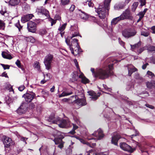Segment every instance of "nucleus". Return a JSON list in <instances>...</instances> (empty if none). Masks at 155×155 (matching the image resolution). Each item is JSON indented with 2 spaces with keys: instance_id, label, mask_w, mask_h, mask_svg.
Masks as SVG:
<instances>
[{
  "instance_id": "obj_63",
  "label": "nucleus",
  "mask_w": 155,
  "mask_h": 155,
  "mask_svg": "<svg viewBox=\"0 0 155 155\" xmlns=\"http://www.w3.org/2000/svg\"><path fill=\"white\" fill-rule=\"evenodd\" d=\"M59 148L61 149L63 147V144L62 143H60L58 146Z\"/></svg>"
},
{
  "instance_id": "obj_24",
  "label": "nucleus",
  "mask_w": 155,
  "mask_h": 155,
  "mask_svg": "<svg viewBox=\"0 0 155 155\" xmlns=\"http://www.w3.org/2000/svg\"><path fill=\"white\" fill-rule=\"evenodd\" d=\"M20 0H10L9 3L12 6H14L19 4Z\"/></svg>"
},
{
  "instance_id": "obj_58",
  "label": "nucleus",
  "mask_w": 155,
  "mask_h": 155,
  "mask_svg": "<svg viewBox=\"0 0 155 155\" xmlns=\"http://www.w3.org/2000/svg\"><path fill=\"white\" fill-rule=\"evenodd\" d=\"M151 30H152V33L155 34V26L152 27L151 28Z\"/></svg>"
},
{
  "instance_id": "obj_48",
  "label": "nucleus",
  "mask_w": 155,
  "mask_h": 155,
  "mask_svg": "<svg viewBox=\"0 0 155 155\" xmlns=\"http://www.w3.org/2000/svg\"><path fill=\"white\" fill-rule=\"evenodd\" d=\"M144 47H142L137 50V53L138 54H140L145 50Z\"/></svg>"
},
{
  "instance_id": "obj_19",
  "label": "nucleus",
  "mask_w": 155,
  "mask_h": 155,
  "mask_svg": "<svg viewBox=\"0 0 155 155\" xmlns=\"http://www.w3.org/2000/svg\"><path fill=\"white\" fill-rule=\"evenodd\" d=\"M71 29L72 31H74V33L72 34L71 38L78 35L79 33L78 31V28L77 25H74V26H71Z\"/></svg>"
},
{
  "instance_id": "obj_27",
  "label": "nucleus",
  "mask_w": 155,
  "mask_h": 155,
  "mask_svg": "<svg viewBox=\"0 0 155 155\" xmlns=\"http://www.w3.org/2000/svg\"><path fill=\"white\" fill-rule=\"evenodd\" d=\"M41 13L42 15H45L47 18L49 17L48 11L45 9H42L41 10Z\"/></svg>"
},
{
  "instance_id": "obj_59",
  "label": "nucleus",
  "mask_w": 155,
  "mask_h": 155,
  "mask_svg": "<svg viewBox=\"0 0 155 155\" xmlns=\"http://www.w3.org/2000/svg\"><path fill=\"white\" fill-rule=\"evenodd\" d=\"M73 129L74 130H75L77 129L78 128V127L76 125L73 124Z\"/></svg>"
},
{
  "instance_id": "obj_25",
  "label": "nucleus",
  "mask_w": 155,
  "mask_h": 155,
  "mask_svg": "<svg viewBox=\"0 0 155 155\" xmlns=\"http://www.w3.org/2000/svg\"><path fill=\"white\" fill-rule=\"evenodd\" d=\"M81 18L84 20H86L88 18V16L84 12H81V13L79 14Z\"/></svg>"
},
{
  "instance_id": "obj_26",
  "label": "nucleus",
  "mask_w": 155,
  "mask_h": 155,
  "mask_svg": "<svg viewBox=\"0 0 155 155\" xmlns=\"http://www.w3.org/2000/svg\"><path fill=\"white\" fill-rule=\"evenodd\" d=\"M128 75L129 76H130L132 74L137 71V69L135 68H128Z\"/></svg>"
},
{
  "instance_id": "obj_39",
  "label": "nucleus",
  "mask_w": 155,
  "mask_h": 155,
  "mask_svg": "<svg viewBox=\"0 0 155 155\" xmlns=\"http://www.w3.org/2000/svg\"><path fill=\"white\" fill-rule=\"evenodd\" d=\"M147 50L150 51L155 52V47L153 46H149L147 48Z\"/></svg>"
},
{
  "instance_id": "obj_64",
  "label": "nucleus",
  "mask_w": 155,
  "mask_h": 155,
  "mask_svg": "<svg viewBox=\"0 0 155 155\" xmlns=\"http://www.w3.org/2000/svg\"><path fill=\"white\" fill-rule=\"evenodd\" d=\"M87 155H96L95 153H94L92 152H90L89 153H88Z\"/></svg>"
},
{
  "instance_id": "obj_50",
  "label": "nucleus",
  "mask_w": 155,
  "mask_h": 155,
  "mask_svg": "<svg viewBox=\"0 0 155 155\" xmlns=\"http://www.w3.org/2000/svg\"><path fill=\"white\" fill-rule=\"evenodd\" d=\"M25 88L24 85H21L18 87V90L21 91H23Z\"/></svg>"
},
{
  "instance_id": "obj_11",
  "label": "nucleus",
  "mask_w": 155,
  "mask_h": 155,
  "mask_svg": "<svg viewBox=\"0 0 155 155\" xmlns=\"http://www.w3.org/2000/svg\"><path fill=\"white\" fill-rule=\"evenodd\" d=\"M78 39L75 38L73 39V41L71 42V45L70 46V48L71 53L74 55H77V52L76 53V54H74L73 48L72 47V46H73V44H75V45L76 46L77 48H78V51H79V52H81V49L80 48V46L78 45Z\"/></svg>"
},
{
  "instance_id": "obj_7",
  "label": "nucleus",
  "mask_w": 155,
  "mask_h": 155,
  "mask_svg": "<svg viewBox=\"0 0 155 155\" xmlns=\"http://www.w3.org/2000/svg\"><path fill=\"white\" fill-rule=\"evenodd\" d=\"M3 141L5 147L7 148H10L14 144L11 138L5 136H3Z\"/></svg>"
},
{
  "instance_id": "obj_53",
  "label": "nucleus",
  "mask_w": 155,
  "mask_h": 155,
  "mask_svg": "<svg viewBox=\"0 0 155 155\" xmlns=\"http://www.w3.org/2000/svg\"><path fill=\"white\" fill-rule=\"evenodd\" d=\"M145 105L147 107H149L151 109H153L154 108V107L153 106L149 105L148 104H146Z\"/></svg>"
},
{
  "instance_id": "obj_57",
  "label": "nucleus",
  "mask_w": 155,
  "mask_h": 155,
  "mask_svg": "<svg viewBox=\"0 0 155 155\" xmlns=\"http://www.w3.org/2000/svg\"><path fill=\"white\" fill-rule=\"evenodd\" d=\"M149 65L148 63H147L143 65L142 68L143 69H145L146 68L147 66Z\"/></svg>"
},
{
  "instance_id": "obj_20",
  "label": "nucleus",
  "mask_w": 155,
  "mask_h": 155,
  "mask_svg": "<svg viewBox=\"0 0 155 155\" xmlns=\"http://www.w3.org/2000/svg\"><path fill=\"white\" fill-rule=\"evenodd\" d=\"M53 135L54 137L58 138L60 139H62L64 138L63 134L56 130H54Z\"/></svg>"
},
{
  "instance_id": "obj_29",
  "label": "nucleus",
  "mask_w": 155,
  "mask_h": 155,
  "mask_svg": "<svg viewBox=\"0 0 155 155\" xmlns=\"http://www.w3.org/2000/svg\"><path fill=\"white\" fill-rule=\"evenodd\" d=\"M146 85L147 88H151L153 87H155V83L151 82H147L146 83Z\"/></svg>"
},
{
  "instance_id": "obj_13",
  "label": "nucleus",
  "mask_w": 155,
  "mask_h": 155,
  "mask_svg": "<svg viewBox=\"0 0 155 155\" xmlns=\"http://www.w3.org/2000/svg\"><path fill=\"white\" fill-rule=\"evenodd\" d=\"M72 103L74 104L77 105L79 107L85 105L87 104L86 100L84 99H75Z\"/></svg>"
},
{
  "instance_id": "obj_62",
  "label": "nucleus",
  "mask_w": 155,
  "mask_h": 155,
  "mask_svg": "<svg viewBox=\"0 0 155 155\" xmlns=\"http://www.w3.org/2000/svg\"><path fill=\"white\" fill-rule=\"evenodd\" d=\"M144 14L145 13L143 12H140L138 15L139 16H141L142 17H143Z\"/></svg>"
},
{
  "instance_id": "obj_41",
  "label": "nucleus",
  "mask_w": 155,
  "mask_h": 155,
  "mask_svg": "<svg viewBox=\"0 0 155 155\" xmlns=\"http://www.w3.org/2000/svg\"><path fill=\"white\" fill-rule=\"evenodd\" d=\"M70 148L67 149L66 151V153L68 155L71 154L72 152V150L70 148L71 145L69 146Z\"/></svg>"
},
{
  "instance_id": "obj_33",
  "label": "nucleus",
  "mask_w": 155,
  "mask_h": 155,
  "mask_svg": "<svg viewBox=\"0 0 155 155\" xmlns=\"http://www.w3.org/2000/svg\"><path fill=\"white\" fill-rule=\"evenodd\" d=\"M66 25L67 24L64 23L62 25H61V26L58 28V30L60 32H62L65 29Z\"/></svg>"
},
{
  "instance_id": "obj_52",
  "label": "nucleus",
  "mask_w": 155,
  "mask_h": 155,
  "mask_svg": "<svg viewBox=\"0 0 155 155\" xmlns=\"http://www.w3.org/2000/svg\"><path fill=\"white\" fill-rule=\"evenodd\" d=\"M7 86L8 87V90L9 91H13L14 92L12 88V86L10 85H8Z\"/></svg>"
},
{
  "instance_id": "obj_46",
  "label": "nucleus",
  "mask_w": 155,
  "mask_h": 155,
  "mask_svg": "<svg viewBox=\"0 0 155 155\" xmlns=\"http://www.w3.org/2000/svg\"><path fill=\"white\" fill-rule=\"evenodd\" d=\"M15 64L17 65V66L18 67V68H21V62L19 60H17L16 62H15Z\"/></svg>"
},
{
  "instance_id": "obj_18",
  "label": "nucleus",
  "mask_w": 155,
  "mask_h": 155,
  "mask_svg": "<svg viewBox=\"0 0 155 155\" xmlns=\"http://www.w3.org/2000/svg\"><path fill=\"white\" fill-rule=\"evenodd\" d=\"M60 120V118L58 117L57 118H55L54 117V115L52 114L49 117L48 119V121L50 122H52L53 124H58V121Z\"/></svg>"
},
{
  "instance_id": "obj_35",
  "label": "nucleus",
  "mask_w": 155,
  "mask_h": 155,
  "mask_svg": "<svg viewBox=\"0 0 155 155\" xmlns=\"http://www.w3.org/2000/svg\"><path fill=\"white\" fill-rule=\"evenodd\" d=\"M61 4L63 5H67L69 2L70 0H61Z\"/></svg>"
},
{
  "instance_id": "obj_37",
  "label": "nucleus",
  "mask_w": 155,
  "mask_h": 155,
  "mask_svg": "<svg viewBox=\"0 0 155 155\" xmlns=\"http://www.w3.org/2000/svg\"><path fill=\"white\" fill-rule=\"evenodd\" d=\"M134 78L138 80H140L142 81L143 80V78L142 77H140L138 73H135Z\"/></svg>"
},
{
  "instance_id": "obj_12",
  "label": "nucleus",
  "mask_w": 155,
  "mask_h": 155,
  "mask_svg": "<svg viewBox=\"0 0 155 155\" xmlns=\"http://www.w3.org/2000/svg\"><path fill=\"white\" fill-rule=\"evenodd\" d=\"M88 95L90 96V98L93 101H95L100 96L101 93H98L97 94L93 91H88Z\"/></svg>"
},
{
  "instance_id": "obj_54",
  "label": "nucleus",
  "mask_w": 155,
  "mask_h": 155,
  "mask_svg": "<svg viewBox=\"0 0 155 155\" xmlns=\"http://www.w3.org/2000/svg\"><path fill=\"white\" fill-rule=\"evenodd\" d=\"M2 77H4L5 78H8L7 73L6 72H3L2 74Z\"/></svg>"
},
{
  "instance_id": "obj_40",
  "label": "nucleus",
  "mask_w": 155,
  "mask_h": 155,
  "mask_svg": "<svg viewBox=\"0 0 155 155\" xmlns=\"http://www.w3.org/2000/svg\"><path fill=\"white\" fill-rule=\"evenodd\" d=\"M61 140L62 139H59L58 138L55 137L53 140L55 144H57L62 141Z\"/></svg>"
},
{
  "instance_id": "obj_3",
  "label": "nucleus",
  "mask_w": 155,
  "mask_h": 155,
  "mask_svg": "<svg viewBox=\"0 0 155 155\" xmlns=\"http://www.w3.org/2000/svg\"><path fill=\"white\" fill-rule=\"evenodd\" d=\"M53 58V55L51 54H48L45 57L44 62L47 69L49 70L51 68V64Z\"/></svg>"
},
{
  "instance_id": "obj_30",
  "label": "nucleus",
  "mask_w": 155,
  "mask_h": 155,
  "mask_svg": "<svg viewBox=\"0 0 155 155\" xmlns=\"http://www.w3.org/2000/svg\"><path fill=\"white\" fill-rule=\"evenodd\" d=\"M141 45V43L140 42H138L137 43L135 44L134 45H131L130 46L131 48L133 49L134 50L137 48H138L140 47Z\"/></svg>"
},
{
  "instance_id": "obj_6",
  "label": "nucleus",
  "mask_w": 155,
  "mask_h": 155,
  "mask_svg": "<svg viewBox=\"0 0 155 155\" xmlns=\"http://www.w3.org/2000/svg\"><path fill=\"white\" fill-rule=\"evenodd\" d=\"M120 16L123 20L127 19L132 21L133 19L132 14L130 10L128 9H127L124 11Z\"/></svg>"
},
{
  "instance_id": "obj_43",
  "label": "nucleus",
  "mask_w": 155,
  "mask_h": 155,
  "mask_svg": "<svg viewBox=\"0 0 155 155\" xmlns=\"http://www.w3.org/2000/svg\"><path fill=\"white\" fill-rule=\"evenodd\" d=\"M34 67L35 68H37L38 70H39L40 69V67L39 63L37 62L35 63Z\"/></svg>"
},
{
  "instance_id": "obj_16",
  "label": "nucleus",
  "mask_w": 155,
  "mask_h": 155,
  "mask_svg": "<svg viewBox=\"0 0 155 155\" xmlns=\"http://www.w3.org/2000/svg\"><path fill=\"white\" fill-rule=\"evenodd\" d=\"M2 55L4 58L9 60H11L13 58L11 54L8 51H3L2 52Z\"/></svg>"
},
{
  "instance_id": "obj_34",
  "label": "nucleus",
  "mask_w": 155,
  "mask_h": 155,
  "mask_svg": "<svg viewBox=\"0 0 155 155\" xmlns=\"http://www.w3.org/2000/svg\"><path fill=\"white\" fill-rule=\"evenodd\" d=\"M138 5V2H135L131 8L132 11L134 12Z\"/></svg>"
},
{
  "instance_id": "obj_15",
  "label": "nucleus",
  "mask_w": 155,
  "mask_h": 155,
  "mask_svg": "<svg viewBox=\"0 0 155 155\" xmlns=\"http://www.w3.org/2000/svg\"><path fill=\"white\" fill-rule=\"evenodd\" d=\"M59 127L61 128L67 127H68L69 123L68 121L65 120H62L58 121Z\"/></svg>"
},
{
  "instance_id": "obj_31",
  "label": "nucleus",
  "mask_w": 155,
  "mask_h": 155,
  "mask_svg": "<svg viewBox=\"0 0 155 155\" xmlns=\"http://www.w3.org/2000/svg\"><path fill=\"white\" fill-rule=\"evenodd\" d=\"M73 93L72 92H68L65 91H64L59 96V97H62L69 95L72 94Z\"/></svg>"
},
{
  "instance_id": "obj_61",
  "label": "nucleus",
  "mask_w": 155,
  "mask_h": 155,
  "mask_svg": "<svg viewBox=\"0 0 155 155\" xmlns=\"http://www.w3.org/2000/svg\"><path fill=\"white\" fill-rule=\"evenodd\" d=\"M50 75V74L49 73L47 74H46L45 76V77L46 76L48 78L47 79V80H48L50 78L49 75Z\"/></svg>"
},
{
  "instance_id": "obj_23",
  "label": "nucleus",
  "mask_w": 155,
  "mask_h": 155,
  "mask_svg": "<svg viewBox=\"0 0 155 155\" xmlns=\"http://www.w3.org/2000/svg\"><path fill=\"white\" fill-rule=\"evenodd\" d=\"M123 20L120 16L116 18H113L111 21V25H115L117 24L119 21Z\"/></svg>"
},
{
  "instance_id": "obj_22",
  "label": "nucleus",
  "mask_w": 155,
  "mask_h": 155,
  "mask_svg": "<svg viewBox=\"0 0 155 155\" xmlns=\"http://www.w3.org/2000/svg\"><path fill=\"white\" fill-rule=\"evenodd\" d=\"M79 78L81 79V82L84 84H86L89 82V80L85 77L82 73L79 75Z\"/></svg>"
},
{
  "instance_id": "obj_42",
  "label": "nucleus",
  "mask_w": 155,
  "mask_h": 155,
  "mask_svg": "<svg viewBox=\"0 0 155 155\" xmlns=\"http://www.w3.org/2000/svg\"><path fill=\"white\" fill-rule=\"evenodd\" d=\"M47 33V31L45 29H42L40 30L39 34L41 35H45Z\"/></svg>"
},
{
  "instance_id": "obj_60",
  "label": "nucleus",
  "mask_w": 155,
  "mask_h": 155,
  "mask_svg": "<svg viewBox=\"0 0 155 155\" xmlns=\"http://www.w3.org/2000/svg\"><path fill=\"white\" fill-rule=\"evenodd\" d=\"M27 139V138H25V137H21L20 139L21 140L23 141L24 142H25L26 143V142L25 141Z\"/></svg>"
},
{
  "instance_id": "obj_1",
  "label": "nucleus",
  "mask_w": 155,
  "mask_h": 155,
  "mask_svg": "<svg viewBox=\"0 0 155 155\" xmlns=\"http://www.w3.org/2000/svg\"><path fill=\"white\" fill-rule=\"evenodd\" d=\"M113 65V64L109 65L108 68L106 69H100L96 71V74H94V77L102 80L108 78L109 76L113 74L112 69Z\"/></svg>"
},
{
  "instance_id": "obj_32",
  "label": "nucleus",
  "mask_w": 155,
  "mask_h": 155,
  "mask_svg": "<svg viewBox=\"0 0 155 155\" xmlns=\"http://www.w3.org/2000/svg\"><path fill=\"white\" fill-rule=\"evenodd\" d=\"M5 100L6 103L8 104L12 102V99L9 96H7L5 98Z\"/></svg>"
},
{
  "instance_id": "obj_44",
  "label": "nucleus",
  "mask_w": 155,
  "mask_h": 155,
  "mask_svg": "<svg viewBox=\"0 0 155 155\" xmlns=\"http://www.w3.org/2000/svg\"><path fill=\"white\" fill-rule=\"evenodd\" d=\"M1 65L5 70L9 69V68L10 66L8 65L3 64H1Z\"/></svg>"
},
{
  "instance_id": "obj_36",
  "label": "nucleus",
  "mask_w": 155,
  "mask_h": 155,
  "mask_svg": "<svg viewBox=\"0 0 155 155\" xmlns=\"http://www.w3.org/2000/svg\"><path fill=\"white\" fill-rule=\"evenodd\" d=\"M15 26L18 28L19 31H20L22 29V26L21 25L19 21L15 24Z\"/></svg>"
},
{
  "instance_id": "obj_17",
  "label": "nucleus",
  "mask_w": 155,
  "mask_h": 155,
  "mask_svg": "<svg viewBox=\"0 0 155 155\" xmlns=\"http://www.w3.org/2000/svg\"><path fill=\"white\" fill-rule=\"evenodd\" d=\"M33 16V15L32 14H28L24 15L21 17V21L22 22L24 23L31 19Z\"/></svg>"
},
{
  "instance_id": "obj_38",
  "label": "nucleus",
  "mask_w": 155,
  "mask_h": 155,
  "mask_svg": "<svg viewBox=\"0 0 155 155\" xmlns=\"http://www.w3.org/2000/svg\"><path fill=\"white\" fill-rule=\"evenodd\" d=\"M147 74L148 75V77H149V76H151V78H154L155 77L154 74L152 72L149 71H147Z\"/></svg>"
},
{
  "instance_id": "obj_28",
  "label": "nucleus",
  "mask_w": 155,
  "mask_h": 155,
  "mask_svg": "<svg viewBox=\"0 0 155 155\" xmlns=\"http://www.w3.org/2000/svg\"><path fill=\"white\" fill-rule=\"evenodd\" d=\"M125 5L122 4H117L114 6V8L116 10H119L124 8Z\"/></svg>"
},
{
  "instance_id": "obj_47",
  "label": "nucleus",
  "mask_w": 155,
  "mask_h": 155,
  "mask_svg": "<svg viewBox=\"0 0 155 155\" xmlns=\"http://www.w3.org/2000/svg\"><path fill=\"white\" fill-rule=\"evenodd\" d=\"M146 0H140V2L141 3L140 5L142 6L145 5L146 3Z\"/></svg>"
},
{
  "instance_id": "obj_10",
  "label": "nucleus",
  "mask_w": 155,
  "mask_h": 155,
  "mask_svg": "<svg viewBox=\"0 0 155 155\" xmlns=\"http://www.w3.org/2000/svg\"><path fill=\"white\" fill-rule=\"evenodd\" d=\"M35 94L33 92H30L29 93H26L24 94L22 97H24L26 102L28 103L31 102L34 98Z\"/></svg>"
},
{
  "instance_id": "obj_8",
  "label": "nucleus",
  "mask_w": 155,
  "mask_h": 155,
  "mask_svg": "<svg viewBox=\"0 0 155 155\" xmlns=\"http://www.w3.org/2000/svg\"><path fill=\"white\" fill-rule=\"evenodd\" d=\"M120 146L121 148L123 150L127 151L131 153L133 152L136 150L135 148H132L124 142L120 143Z\"/></svg>"
},
{
  "instance_id": "obj_21",
  "label": "nucleus",
  "mask_w": 155,
  "mask_h": 155,
  "mask_svg": "<svg viewBox=\"0 0 155 155\" xmlns=\"http://www.w3.org/2000/svg\"><path fill=\"white\" fill-rule=\"evenodd\" d=\"M26 110V108L24 106V104H21L17 110V112L19 114L25 113Z\"/></svg>"
},
{
  "instance_id": "obj_55",
  "label": "nucleus",
  "mask_w": 155,
  "mask_h": 155,
  "mask_svg": "<svg viewBox=\"0 0 155 155\" xmlns=\"http://www.w3.org/2000/svg\"><path fill=\"white\" fill-rule=\"evenodd\" d=\"M4 23H3V21L1 20H0V28H2L4 26Z\"/></svg>"
},
{
  "instance_id": "obj_51",
  "label": "nucleus",
  "mask_w": 155,
  "mask_h": 155,
  "mask_svg": "<svg viewBox=\"0 0 155 155\" xmlns=\"http://www.w3.org/2000/svg\"><path fill=\"white\" fill-rule=\"evenodd\" d=\"M75 6L74 5H71V7L69 9L70 11L71 12H73L75 9Z\"/></svg>"
},
{
  "instance_id": "obj_4",
  "label": "nucleus",
  "mask_w": 155,
  "mask_h": 155,
  "mask_svg": "<svg viewBox=\"0 0 155 155\" xmlns=\"http://www.w3.org/2000/svg\"><path fill=\"white\" fill-rule=\"evenodd\" d=\"M137 33L134 29H125L122 32L123 35L125 38H128L135 35Z\"/></svg>"
},
{
  "instance_id": "obj_14",
  "label": "nucleus",
  "mask_w": 155,
  "mask_h": 155,
  "mask_svg": "<svg viewBox=\"0 0 155 155\" xmlns=\"http://www.w3.org/2000/svg\"><path fill=\"white\" fill-rule=\"evenodd\" d=\"M120 138V136L119 134L114 133L112 137L111 143L115 145H117L118 141Z\"/></svg>"
},
{
  "instance_id": "obj_49",
  "label": "nucleus",
  "mask_w": 155,
  "mask_h": 155,
  "mask_svg": "<svg viewBox=\"0 0 155 155\" xmlns=\"http://www.w3.org/2000/svg\"><path fill=\"white\" fill-rule=\"evenodd\" d=\"M87 4L89 7H93L94 5L93 3L91 2V0L87 1Z\"/></svg>"
},
{
  "instance_id": "obj_5",
  "label": "nucleus",
  "mask_w": 155,
  "mask_h": 155,
  "mask_svg": "<svg viewBox=\"0 0 155 155\" xmlns=\"http://www.w3.org/2000/svg\"><path fill=\"white\" fill-rule=\"evenodd\" d=\"M92 135L96 137V139L95 138H91L88 139V140H101L104 137V134L103 133L102 130L101 129H99L95 131L94 133L92 134Z\"/></svg>"
},
{
  "instance_id": "obj_45",
  "label": "nucleus",
  "mask_w": 155,
  "mask_h": 155,
  "mask_svg": "<svg viewBox=\"0 0 155 155\" xmlns=\"http://www.w3.org/2000/svg\"><path fill=\"white\" fill-rule=\"evenodd\" d=\"M141 35L145 37H147L149 35V33L148 32L142 31L141 32Z\"/></svg>"
},
{
  "instance_id": "obj_9",
  "label": "nucleus",
  "mask_w": 155,
  "mask_h": 155,
  "mask_svg": "<svg viewBox=\"0 0 155 155\" xmlns=\"http://www.w3.org/2000/svg\"><path fill=\"white\" fill-rule=\"evenodd\" d=\"M27 29L29 32L35 33L36 30V24L31 21L27 23Z\"/></svg>"
},
{
  "instance_id": "obj_2",
  "label": "nucleus",
  "mask_w": 155,
  "mask_h": 155,
  "mask_svg": "<svg viewBox=\"0 0 155 155\" xmlns=\"http://www.w3.org/2000/svg\"><path fill=\"white\" fill-rule=\"evenodd\" d=\"M111 0H105L104 5H100L96 12L99 17L101 19H104L107 14H108L110 9V3Z\"/></svg>"
},
{
  "instance_id": "obj_56",
  "label": "nucleus",
  "mask_w": 155,
  "mask_h": 155,
  "mask_svg": "<svg viewBox=\"0 0 155 155\" xmlns=\"http://www.w3.org/2000/svg\"><path fill=\"white\" fill-rule=\"evenodd\" d=\"M26 5V7H24V9H25V10H27L28 9V8H29V5H28V4H27L26 3H24L23 5Z\"/></svg>"
}]
</instances>
